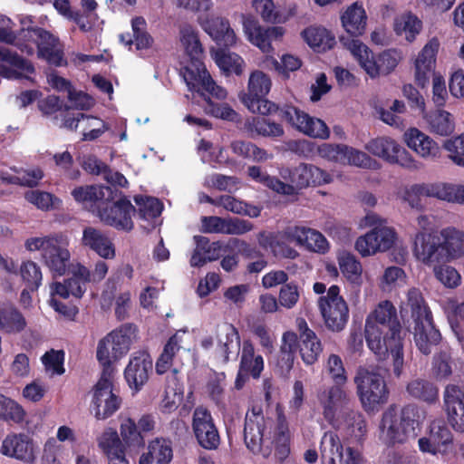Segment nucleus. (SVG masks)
Instances as JSON below:
<instances>
[{
	"label": "nucleus",
	"mask_w": 464,
	"mask_h": 464,
	"mask_svg": "<svg viewBox=\"0 0 464 464\" xmlns=\"http://www.w3.org/2000/svg\"><path fill=\"white\" fill-rule=\"evenodd\" d=\"M320 450L324 459H329L330 464H335L336 459L343 463V447L336 432L331 430L324 432L321 440Z\"/></svg>",
	"instance_id": "obj_47"
},
{
	"label": "nucleus",
	"mask_w": 464,
	"mask_h": 464,
	"mask_svg": "<svg viewBox=\"0 0 464 464\" xmlns=\"http://www.w3.org/2000/svg\"><path fill=\"white\" fill-rule=\"evenodd\" d=\"M422 28V22L413 14L406 13L395 19L394 31L405 35L408 42H413Z\"/></svg>",
	"instance_id": "obj_49"
},
{
	"label": "nucleus",
	"mask_w": 464,
	"mask_h": 464,
	"mask_svg": "<svg viewBox=\"0 0 464 464\" xmlns=\"http://www.w3.org/2000/svg\"><path fill=\"white\" fill-rule=\"evenodd\" d=\"M304 42L315 52H326L336 44L334 35L323 26H309L302 32Z\"/></svg>",
	"instance_id": "obj_37"
},
{
	"label": "nucleus",
	"mask_w": 464,
	"mask_h": 464,
	"mask_svg": "<svg viewBox=\"0 0 464 464\" xmlns=\"http://www.w3.org/2000/svg\"><path fill=\"white\" fill-rule=\"evenodd\" d=\"M288 176L295 190L329 183L331 180L330 175L325 170L307 163H300L289 169Z\"/></svg>",
	"instance_id": "obj_24"
},
{
	"label": "nucleus",
	"mask_w": 464,
	"mask_h": 464,
	"mask_svg": "<svg viewBox=\"0 0 464 464\" xmlns=\"http://www.w3.org/2000/svg\"><path fill=\"white\" fill-rule=\"evenodd\" d=\"M365 150L391 164H398L411 170L420 168V163L405 148L390 137L372 139L365 145Z\"/></svg>",
	"instance_id": "obj_12"
},
{
	"label": "nucleus",
	"mask_w": 464,
	"mask_h": 464,
	"mask_svg": "<svg viewBox=\"0 0 464 464\" xmlns=\"http://www.w3.org/2000/svg\"><path fill=\"white\" fill-rule=\"evenodd\" d=\"M354 382L365 411H374L379 405L386 402L389 392L381 374L360 368L357 371Z\"/></svg>",
	"instance_id": "obj_10"
},
{
	"label": "nucleus",
	"mask_w": 464,
	"mask_h": 464,
	"mask_svg": "<svg viewBox=\"0 0 464 464\" xmlns=\"http://www.w3.org/2000/svg\"><path fill=\"white\" fill-rule=\"evenodd\" d=\"M180 73L190 91L200 95L206 92L218 99L226 98L227 92L216 84L201 58H189L188 63L181 68Z\"/></svg>",
	"instance_id": "obj_13"
},
{
	"label": "nucleus",
	"mask_w": 464,
	"mask_h": 464,
	"mask_svg": "<svg viewBox=\"0 0 464 464\" xmlns=\"http://www.w3.org/2000/svg\"><path fill=\"white\" fill-rule=\"evenodd\" d=\"M270 420L265 418L260 404H253L247 411L244 425V441L252 453L260 452L266 422Z\"/></svg>",
	"instance_id": "obj_18"
},
{
	"label": "nucleus",
	"mask_w": 464,
	"mask_h": 464,
	"mask_svg": "<svg viewBox=\"0 0 464 464\" xmlns=\"http://www.w3.org/2000/svg\"><path fill=\"white\" fill-rule=\"evenodd\" d=\"M418 192L449 202L464 204V185L438 183L422 186Z\"/></svg>",
	"instance_id": "obj_35"
},
{
	"label": "nucleus",
	"mask_w": 464,
	"mask_h": 464,
	"mask_svg": "<svg viewBox=\"0 0 464 464\" xmlns=\"http://www.w3.org/2000/svg\"><path fill=\"white\" fill-rule=\"evenodd\" d=\"M111 197L100 205L96 216L103 224L116 230L130 232L134 227L132 216L136 208L118 188L111 187Z\"/></svg>",
	"instance_id": "obj_8"
},
{
	"label": "nucleus",
	"mask_w": 464,
	"mask_h": 464,
	"mask_svg": "<svg viewBox=\"0 0 464 464\" xmlns=\"http://www.w3.org/2000/svg\"><path fill=\"white\" fill-rule=\"evenodd\" d=\"M243 29L247 40L263 53L273 52L272 41L280 40L285 34V29L281 26L263 27L252 15H243Z\"/></svg>",
	"instance_id": "obj_16"
},
{
	"label": "nucleus",
	"mask_w": 464,
	"mask_h": 464,
	"mask_svg": "<svg viewBox=\"0 0 464 464\" xmlns=\"http://www.w3.org/2000/svg\"><path fill=\"white\" fill-rule=\"evenodd\" d=\"M201 96L207 102L204 108L207 114L229 121H235L237 120V113L228 104L215 103L211 101L210 97L205 93H201Z\"/></svg>",
	"instance_id": "obj_61"
},
{
	"label": "nucleus",
	"mask_w": 464,
	"mask_h": 464,
	"mask_svg": "<svg viewBox=\"0 0 464 464\" xmlns=\"http://www.w3.org/2000/svg\"><path fill=\"white\" fill-rule=\"evenodd\" d=\"M431 131L441 136H448L454 130L455 125L452 115L443 110L432 112L428 119Z\"/></svg>",
	"instance_id": "obj_52"
},
{
	"label": "nucleus",
	"mask_w": 464,
	"mask_h": 464,
	"mask_svg": "<svg viewBox=\"0 0 464 464\" xmlns=\"http://www.w3.org/2000/svg\"><path fill=\"white\" fill-rule=\"evenodd\" d=\"M173 457L171 442L165 439H155L148 445L139 460V464H169Z\"/></svg>",
	"instance_id": "obj_36"
},
{
	"label": "nucleus",
	"mask_w": 464,
	"mask_h": 464,
	"mask_svg": "<svg viewBox=\"0 0 464 464\" xmlns=\"http://www.w3.org/2000/svg\"><path fill=\"white\" fill-rule=\"evenodd\" d=\"M341 44L351 52L359 64L372 78L391 73L401 56L395 49L385 50L375 58L373 53L360 40L340 36Z\"/></svg>",
	"instance_id": "obj_6"
},
{
	"label": "nucleus",
	"mask_w": 464,
	"mask_h": 464,
	"mask_svg": "<svg viewBox=\"0 0 464 464\" xmlns=\"http://www.w3.org/2000/svg\"><path fill=\"white\" fill-rule=\"evenodd\" d=\"M246 128L249 132L273 139L280 138L285 134L283 125L272 121L266 115L256 116L248 120L246 122Z\"/></svg>",
	"instance_id": "obj_41"
},
{
	"label": "nucleus",
	"mask_w": 464,
	"mask_h": 464,
	"mask_svg": "<svg viewBox=\"0 0 464 464\" xmlns=\"http://www.w3.org/2000/svg\"><path fill=\"white\" fill-rule=\"evenodd\" d=\"M364 334L368 348L378 360H385L392 354L393 372L400 376L404 362L402 327L391 301L381 302L367 316Z\"/></svg>",
	"instance_id": "obj_1"
},
{
	"label": "nucleus",
	"mask_w": 464,
	"mask_h": 464,
	"mask_svg": "<svg viewBox=\"0 0 464 464\" xmlns=\"http://www.w3.org/2000/svg\"><path fill=\"white\" fill-rule=\"evenodd\" d=\"M204 30L218 46L214 53V59L220 70L227 74L240 75L243 72V59L235 53L227 52V49L237 42L236 34L228 20L222 17L208 18L204 24Z\"/></svg>",
	"instance_id": "obj_3"
},
{
	"label": "nucleus",
	"mask_w": 464,
	"mask_h": 464,
	"mask_svg": "<svg viewBox=\"0 0 464 464\" xmlns=\"http://www.w3.org/2000/svg\"><path fill=\"white\" fill-rule=\"evenodd\" d=\"M33 24V19L30 16H26L21 19L22 27L16 33L6 28H0V43L14 44L22 53L27 55H33L34 53V48L27 44V37H22V33L29 31Z\"/></svg>",
	"instance_id": "obj_40"
},
{
	"label": "nucleus",
	"mask_w": 464,
	"mask_h": 464,
	"mask_svg": "<svg viewBox=\"0 0 464 464\" xmlns=\"http://www.w3.org/2000/svg\"><path fill=\"white\" fill-rule=\"evenodd\" d=\"M25 417L24 408L15 401L0 393V419L21 423Z\"/></svg>",
	"instance_id": "obj_54"
},
{
	"label": "nucleus",
	"mask_w": 464,
	"mask_h": 464,
	"mask_svg": "<svg viewBox=\"0 0 464 464\" xmlns=\"http://www.w3.org/2000/svg\"><path fill=\"white\" fill-rule=\"evenodd\" d=\"M406 145L424 159H435L440 155V148L430 136L417 128H410L403 134Z\"/></svg>",
	"instance_id": "obj_32"
},
{
	"label": "nucleus",
	"mask_w": 464,
	"mask_h": 464,
	"mask_svg": "<svg viewBox=\"0 0 464 464\" xmlns=\"http://www.w3.org/2000/svg\"><path fill=\"white\" fill-rule=\"evenodd\" d=\"M412 253L417 261L428 266L447 263V250L443 246L440 232H417L413 239Z\"/></svg>",
	"instance_id": "obj_14"
},
{
	"label": "nucleus",
	"mask_w": 464,
	"mask_h": 464,
	"mask_svg": "<svg viewBox=\"0 0 464 464\" xmlns=\"http://www.w3.org/2000/svg\"><path fill=\"white\" fill-rule=\"evenodd\" d=\"M264 370L262 355L256 354L255 346L251 340H244L242 344L238 371L235 380V388L241 390L249 378L259 379Z\"/></svg>",
	"instance_id": "obj_17"
},
{
	"label": "nucleus",
	"mask_w": 464,
	"mask_h": 464,
	"mask_svg": "<svg viewBox=\"0 0 464 464\" xmlns=\"http://www.w3.org/2000/svg\"><path fill=\"white\" fill-rule=\"evenodd\" d=\"M304 113V111L291 103L276 104L273 102H266L260 115H277L282 121L299 131V125L302 124Z\"/></svg>",
	"instance_id": "obj_34"
},
{
	"label": "nucleus",
	"mask_w": 464,
	"mask_h": 464,
	"mask_svg": "<svg viewBox=\"0 0 464 464\" xmlns=\"http://www.w3.org/2000/svg\"><path fill=\"white\" fill-rule=\"evenodd\" d=\"M90 281V270L86 266L79 265L71 277L64 279L63 283L56 282L53 284L52 295H57L63 298H68L70 295L81 298L86 291V285Z\"/></svg>",
	"instance_id": "obj_28"
},
{
	"label": "nucleus",
	"mask_w": 464,
	"mask_h": 464,
	"mask_svg": "<svg viewBox=\"0 0 464 464\" xmlns=\"http://www.w3.org/2000/svg\"><path fill=\"white\" fill-rule=\"evenodd\" d=\"M406 391L411 397L429 404L436 402L439 398L437 386L423 379H415L410 382L407 384Z\"/></svg>",
	"instance_id": "obj_44"
},
{
	"label": "nucleus",
	"mask_w": 464,
	"mask_h": 464,
	"mask_svg": "<svg viewBox=\"0 0 464 464\" xmlns=\"http://www.w3.org/2000/svg\"><path fill=\"white\" fill-rule=\"evenodd\" d=\"M120 431L124 448L127 447L130 450H137L144 447V436L138 429L133 419L127 418L123 420L121 423Z\"/></svg>",
	"instance_id": "obj_48"
},
{
	"label": "nucleus",
	"mask_w": 464,
	"mask_h": 464,
	"mask_svg": "<svg viewBox=\"0 0 464 464\" xmlns=\"http://www.w3.org/2000/svg\"><path fill=\"white\" fill-rule=\"evenodd\" d=\"M230 148L234 154L245 159H251L257 162L265 161L267 159L266 151L250 141L234 140L231 142Z\"/></svg>",
	"instance_id": "obj_53"
},
{
	"label": "nucleus",
	"mask_w": 464,
	"mask_h": 464,
	"mask_svg": "<svg viewBox=\"0 0 464 464\" xmlns=\"http://www.w3.org/2000/svg\"><path fill=\"white\" fill-rule=\"evenodd\" d=\"M27 325L25 317L14 305L0 307V332L8 334L22 333Z\"/></svg>",
	"instance_id": "obj_38"
},
{
	"label": "nucleus",
	"mask_w": 464,
	"mask_h": 464,
	"mask_svg": "<svg viewBox=\"0 0 464 464\" xmlns=\"http://www.w3.org/2000/svg\"><path fill=\"white\" fill-rule=\"evenodd\" d=\"M407 304L411 309V324H409L407 328L409 332L412 333L415 344L420 352L429 355L432 347L440 343V332L436 328L432 313L419 289L409 290Z\"/></svg>",
	"instance_id": "obj_2"
},
{
	"label": "nucleus",
	"mask_w": 464,
	"mask_h": 464,
	"mask_svg": "<svg viewBox=\"0 0 464 464\" xmlns=\"http://www.w3.org/2000/svg\"><path fill=\"white\" fill-rule=\"evenodd\" d=\"M299 131L312 138L326 140L330 137V130L326 123L315 117L304 113Z\"/></svg>",
	"instance_id": "obj_51"
},
{
	"label": "nucleus",
	"mask_w": 464,
	"mask_h": 464,
	"mask_svg": "<svg viewBox=\"0 0 464 464\" xmlns=\"http://www.w3.org/2000/svg\"><path fill=\"white\" fill-rule=\"evenodd\" d=\"M433 266L435 277L449 288H455L459 285L461 277L459 272L454 267L445 265V263Z\"/></svg>",
	"instance_id": "obj_63"
},
{
	"label": "nucleus",
	"mask_w": 464,
	"mask_h": 464,
	"mask_svg": "<svg viewBox=\"0 0 464 464\" xmlns=\"http://www.w3.org/2000/svg\"><path fill=\"white\" fill-rule=\"evenodd\" d=\"M396 239V233L390 227H375L364 236L357 238L355 249L362 256H368L378 251L390 249Z\"/></svg>",
	"instance_id": "obj_19"
},
{
	"label": "nucleus",
	"mask_w": 464,
	"mask_h": 464,
	"mask_svg": "<svg viewBox=\"0 0 464 464\" xmlns=\"http://www.w3.org/2000/svg\"><path fill=\"white\" fill-rule=\"evenodd\" d=\"M196 441L206 450H216L221 443L219 430L210 411L204 406L194 409L191 421Z\"/></svg>",
	"instance_id": "obj_15"
},
{
	"label": "nucleus",
	"mask_w": 464,
	"mask_h": 464,
	"mask_svg": "<svg viewBox=\"0 0 464 464\" xmlns=\"http://www.w3.org/2000/svg\"><path fill=\"white\" fill-rule=\"evenodd\" d=\"M317 399L322 407L324 420L334 427L337 423V411L346 402V392L339 385H332L319 392Z\"/></svg>",
	"instance_id": "obj_29"
},
{
	"label": "nucleus",
	"mask_w": 464,
	"mask_h": 464,
	"mask_svg": "<svg viewBox=\"0 0 464 464\" xmlns=\"http://www.w3.org/2000/svg\"><path fill=\"white\" fill-rule=\"evenodd\" d=\"M443 246L446 248V260L449 262L454 257L464 256V232L454 227H448L440 230Z\"/></svg>",
	"instance_id": "obj_42"
},
{
	"label": "nucleus",
	"mask_w": 464,
	"mask_h": 464,
	"mask_svg": "<svg viewBox=\"0 0 464 464\" xmlns=\"http://www.w3.org/2000/svg\"><path fill=\"white\" fill-rule=\"evenodd\" d=\"M301 339L299 341V353L303 362L307 365L314 364L323 352V345L320 339L314 334V337Z\"/></svg>",
	"instance_id": "obj_57"
},
{
	"label": "nucleus",
	"mask_w": 464,
	"mask_h": 464,
	"mask_svg": "<svg viewBox=\"0 0 464 464\" xmlns=\"http://www.w3.org/2000/svg\"><path fill=\"white\" fill-rule=\"evenodd\" d=\"M271 80L267 74L261 71L251 73L248 81V92L244 95L242 101L249 111L254 113H261L266 98L271 89Z\"/></svg>",
	"instance_id": "obj_21"
},
{
	"label": "nucleus",
	"mask_w": 464,
	"mask_h": 464,
	"mask_svg": "<svg viewBox=\"0 0 464 464\" xmlns=\"http://www.w3.org/2000/svg\"><path fill=\"white\" fill-rule=\"evenodd\" d=\"M451 314L449 315L450 327L459 341L464 340V302L453 303Z\"/></svg>",
	"instance_id": "obj_64"
},
{
	"label": "nucleus",
	"mask_w": 464,
	"mask_h": 464,
	"mask_svg": "<svg viewBox=\"0 0 464 464\" xmlns=\"http://www.w3.org/2000/svg\"><path fill=\"white\" fill-rule=\"evenodd\" d=\"M344 150L346 159L344 160L343 165H352L371 169L378 168V162L367 153L348 145Z\"/></svg>",
	"instance_id": "obj_58"
},
{
	"label": "nucleus",
	"mask_w": 464,
	"mask_h": 464,
	"mask_svg": "<svg viewBox=\"0 0 464 464\" xmlns=\"http://www.w3.org/2000/svg\"><path fill=\"white\" fill-rule=\"evenodd\" d=\"M73 199L85 209L97 215L100 205L112 194L111 187L103 185H84L74 188L71 192Z\"/></svg>",
	"instance_id": "obj_25"
},
{
	"label": "nucleus",
	"mask_w": 464,
	"mask_h": 464,
	"mask_svg": "<svg viewBox=\"0 0 464 464\" xmlns=\"http://www.w3.org/2000/svg\"><path fill=\"white\" fill-rule=\"evenodd\" d=\"M217 353L222 358L224 363L229 362L231 353H239L240 335L238 330L232 324L225 323L217 327Z\"/></svg>",
	"instance_id": "obj_33"
},
{
	"label": "nucleus",
	"mask_w": 464,
	"mask_h": 464,
	"mask_svg": "<svg viewBox=\"0 0 464 464\" xmlns=\"http://www.w3.org/2000/svg\"><path fill=\"white\" fill-rule=\"evenodd\" d=\"M24 246L28 251H41L43 263L53 276H63L70 265L71 254L68 238L63 234L27 238Z\"/></svg>",
	"instance_id": "obj_5"
},
{
	"label": "nucleus",
	"mask_w": 464,
	"mask_h": 464,
	"mask_svg": "<svg viewBox=\"0 0 464 464\" xmlns=\"http://www.w3.org/2000/svg\"><path fill=\"white\" fill-rule=\"evenodd\" d=\"M439 41L436 38L430 40L420 50L414 63L415 82L418 86L424 88L433 76L432 100L436 106H444L447 98V90L444 78L434 72L436 57L439 50Z\"/></svg>",
	"instance_id": "obj_7"
},
{
	"label": "nucleus",
	"mask_w": 464,
	"mask_h": 464,
	"mask_svg": "<svg viewBox=\"0 0 464 464\" xmlns=\"http://www.w3.org/2000/svg\"><path fill=\"white\" fill-rule=\"evenodd\" d=\"M443 409L452 429L464 433V389L448 384L443 392Z\"/></svg>",
	"instance_id": "obj_20"
},
{
	"label": "nucleus",
	"mask_w": 464,
	"mask_h": 464,
	"mask_svg": "<svg viewBox=\"0 0 464 464\" xmlns=\"http://www.w3.org/2000/svg\"><path fill=\"white\" fill-rule=\"evenodd\" d=\"M103 343V341H99L97 345L96 358L102 364V371L94 388L113 389L115 368L112 365L113 360L110 358V352L105 350Z\"/></svg>",
	"instance_id": "obj_46"
},
{
	"label": "nucleus",
	"mask_w": 464,
	"mask_h": 464,
	"mask_svg": "<svg viewBox=\"0 0 464 464\" xmlns=\"http://www.w3.org/2000/svg\"><path fill=\"white\" fill-rule=\"evenodd\" d=\"M234 252L245 258L252 259L262 256L261 252L254 246L237 237H231L225 244L224 253Z\"/></svg>",
	"instance_id": "obj_59"
},
{
	"label": "nucleus",
	"mask_w": 464,
	"mask_h": 464,
	"mask_svg": "<svg viewBox=\"0 0 464 464\" xmlns=\"http://www.w3.org/2000/svg\"><path fill=\"white\" fill-rule=\"evenodd\" d=\"M293 236L300 244L305 245L307 248L314 252L325 253L328 250V241L322 233L314 229L295 227Z\"/></svg>",
	"instance_id": "obj_43"
},
{
	"label": "nucleus",
	"mask_w": 464,
	"mask_h": 464,
	"mask_svg": "<svg viewBox=\"0 0 464 464\" xmlns=\"http://www.w3.org/2000/svg\"><path fill=\"white\" fill-rule=\"evenodd\" d=\"M137 327L133 324H124L111 331L100 341H103L104 348L110 352V358L118 361L130 351L132 340L136 336Z\"/></svg>",
	"instance_id": "obj_22"
},
{
	"label": "nucleus",
	"mask_w": 464,
	"mask_h": 464,
	"mask_svg": "<svg viewBox=\"0 0 464 464\" xmlns=\"http://www.w3.org/2000/svg\"><path fill=\"white\" fill-rule=\"evenodd\" d=\"M0 453L29 464L36 459L33 440L24 433L8 434L2 442Z\"/></svg>",
	"instance_id": "obj_23"
},
{
	"label": "nucleus",
	"mask_w": 464,
	"mask_h": 464,
	"mask_svg": "<svg viewBox=\"0 0 464 464\" xmlns=\"http://www.w3.org/2000/svg\"><path fill=\"white\" fill-rule=\"evenodd\" d=\"M20 274L23 281L30 291H37L42 285L43 275L41 267L34 261L27 260L22 263Z\"/></svg>",
	"instance_id": "obj_56"
},
{
	"label": "nucleus",
	"mask_w": 464,
	"mask_h": 464,
	"mask_svg": "<svg viewBox=\"0 0 464 464\" xmlns=\"http://www.w3.org/2000/svg\"><path fill=\"white\" fill-rule=\"evenodd\" d=\"M22 37H27V44L37 48V57L54 67H63L68 64L64 53V44L60 39L39 26L31 24L30 30L22 33Z\"/></svg>",
	"instance_id": "obj_9"
},
{
	"label": "nucleus",
	"mask_w": 464,
	"mask_h": 464,
	"mask_svg": "<svg viewBox=\"0 0 464 464\" xmlns=\"http://www.w3.org/2000/svg\"><path fill=\"white\" fill-rule=\"evenodd\" d=\"M152 359L149 353L139 352L132 356L124 371V377L131 389L139 391L149 380Z\"/></svg>",
	"instance_id": "obj_26"
},
{
	"label": "nucleus",
	"mask_w": 464,
	"mask_h": 464,
	"mask_svg": "<svg viewBox=\"0 0 464 464\" xmlns=\"http://www.w3.org/2000/svg\"><path fill=\"white\" fill-rule=\"evenodd\" d=\"M339 267L343 277L353 285L360 287L362 284V266L351 253H343L338 258Z\"/></svg>",
	"instance_id": "obj_45"
},
{
	"label": "nucleus",
	"mask_w": 464,
	"mask_h": 464,
	"mask_svg": "<svg viewBox=\"0 0 464 464\" xmlns=\"http://www.w3.org/2000/svg\"><path fill=\"white\" fill-rule=\"evenodd\" d=\"M181 346L176 334L170 336L163 347V351L156 361L155 371L159 375L166 373L171 370V374L175 380L179 373L177 368H172L173 360L180 350Z\"/></svg>",
	"instance_id": "obj_39"
},
{
	"label": "nucleus",
	"mask_w": 464,
	"mask_h": 464,
	"mask_svg": "<svg viewBox=\"0 0 464 464\" xmlns=\"http://www.w3.org/2000/svg\"><path fill=\"white\" fill-rule=\"evenodd\" d=\"M133 40L137 50L148 49L151 46L153 39L146 31V21L138 16L131 20Z\"/></svg>",
	"instance_id": "obj_60"
},
{
	"label": "nucleus",
	"mask_w": 464,
	"mask_h": 464,
	"mask_svg": "<svg viewBox=\"0 0 464 464\" xmlns=\"http://www.w3.org/2000/svg\"><path fill=\"white\" fill-rule=\"evenodd\" d=\"M340 20L342 27L349 35L346 37L349 39L359 40L358 37L366 32L368 16L362 3L354 2L348 5L341 13Z\"/></svg>",
	"instance_id": "obj_27"
},
{
	"label": "nucleus",
	"mask_w": 464,
	"mask_h": 464,
	"mask_svg": "<svg viewBox=\"0 0 464 464\" xmlns=\"http://www.w3.org/2000/svg\"><path fill=\"white\" fill-rule=\"evenodd\" d=\"M420 424V409L415 404H407L398 416L393 408L383 412L380 428L388 446L402 444L409 438L417 436L416 430Z\"/></svg>",
	"instance_id": "obj_4"
},
{
	"label": "nucleus",
	"mask_w": 464,
	"mask_h": 464,
	"mask_svg": "<svg viewBox=\"0 0 464 464\" xmlns=\"http://www.w3.org/2000/svg\"><path fill=\"white\" fill-rule=\"evenodd\" d=\"M82 245L104 259L115 257V247L108 235L94 227L83 228Z\"/></svg>",
	"instance_id": "obj_31"
},
{
	"label": "nucleus",
	"mask_w": 464,
	"mask_h": 464,
	"mask_svg": "<svg viewBox=\"0 0 464 464\" xmlns=\"http://www.w3.org/2000/svg\"><path fill=\"white\" fill-rule=\"evenodd\" d=\"M98 445L107 458L125 451L124 445L116 430L106 429L98 440Z\"/></svg>",
	"instance_id": "obj_55"
},
{
	"label": "nucleus",
	"mask_w": 464,
	"mask_h": 464,
	"mask_svg": "<svg viewBox=\"0 0 464 464\" xmlns=\"http://www.w3.org/2000/svg\"><path fill=\"white\" fill-rule=\"evenodd\" d=\"M134 202L138 206L136 212L140 218L143 220H150L158 218L162 210L163 204L161 201L154 197L136 195L133 198Z\"/></svg>",
	"instance_id": "obj_50"
},
{
	"label": "nucleus",
	"mask_w": 464,
	"mask_h": 464,
	"mask_svg": "<svg viewBox=\"0 0 464 464\" xmlns=\"http://www.w3.org/2000/svg\"><path fill=\"white\" fill-rule=\"evenodd\" d=\"M345 421L351 435L358 442H362L367 433V423L363 415L359 411H351L347 413Z\"/></svg>",
	"instance_id": "obj_62"
},
{
	"label": "nucleus",
	"mask_w": 464,
	"mask_h": 464,
	"mask_svg": "<svg viewBox=\"0 0 464 464\" xmlns=\"http://www.w3.org/2000/svg\"><path fill=\"white\" fill-rule=\"evenodd\" d=\"M318 308L328 330L338 333L345 328L349 319V308L340 295L338 285H331L326 295L318 298Z\"/></svg>",
	"instance_id": "obj_11"
},
{
	"label": "nucleus",
	"mask_w": 464,
	"mask_h": 464,
	"mask_svg": "<svg viewBox=\"0 0 464 464\" xmlns=\"http://www.w3.org/2000/svg\"><path fill=\"white\" fill-rule=\"evenodd\" d=\"M121 405V398L113 389L94 388L91 411L97 420H106L112 416Z\"/></svg>",
	"instance_id": "obj_30"
}]
</instances>
